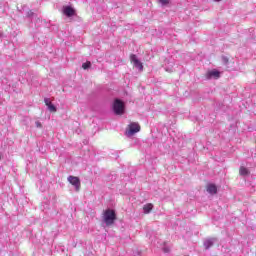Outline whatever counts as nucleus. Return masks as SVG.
<instances>
[{
    "mask_svg": "<svg viewBox=\"0 0 256 256\" xmlns=\"http://www.w3.org/2000/svg\"><path fill=\"white\" fill-rule=\"evenodd\" d=\"M35 125H36V127H38V129H41L43 127V125L39 121H36Z\"/></svg>",
    "mask_w": 256,
    "mask_h": 256,
    "instance_id": "obj_16",
    "label": "nucleus"
},
{
    "mask_svg": "<svg viewBox=\"0 0 256 256\" xmlns=\"http://www.w3.org/2000/svg\"><path fill=\"white\" fill-rule=\"evenodd\" d=\"M163 252H164V253H170V252H171V248H169V247H164V248H163Z\"/></svg>",
    "mask_w": 256,
    "mask_h": 256,
    "instance_id": "obj_17",
    "label": "nucleus"
},
{
    "mask_svg": "<svg viewBox=\"0 0 256 256\" xmlns=\"http://www.w3.org/2000/svg\"><path fill=\"white\" fill-rule=\"evenodd\" d=\"M130 61L131 63H133L134 67H136V69H139V71H143V63H141V61H139V59H137V55L132 54L130 55Z\"/></svg>",
    "mask_w": 256,
    "mask_h": 256,
    "instance_id": "obj_5",
    "label": "nucleus"
},
{
    "mask_svg": "<svg viewBox=\"0 0 256 256\" xmlns=\"http://www.w3.org/2000/svg\"><path fill=\"white\" fill-rule=\"evenodd\" d=\"M68 181L71 185H73L76 189V191H79L81 189V180L77 176H69Z\"/></svg>",
    "mask_w": 256,
    "mask_h": 256,
    "instance_id": "obj_4",
    "label": "nucleus"
},
{
    "mask_svg": "<svg viewBox=\"0 0 256 256\" xmlns=\"http://www.w3.org/2000/svg\"><path fill=\"white\" fill-rule=\"evenodd\" d=\"M49 111H51V113H57V108L55 107V105H53V103H51L48 106Z\"/></svg>",
    "mask_w": 256,
    "mask_h": 256,
    "instance_id": "obj_13",
    "label": "nucleus"
},
{
    "mask_svg": "<svg viewBox=\"0 0 256 256\" xmlns=\"http://www.w3.org/2000/svg\"><path fill=\"white\" fill-rule=\"evenodd\" d=\"M211 77H215V79H219L221 77V73L217 70H212L207 73V78L211 79Z\"/></svg>",
    "mask_w": 256,
    "mask_h": 256,
    "instance_id": "obj_8",
    "label": "nucleus"
},
{
    "mask_svg": "<svg viewBox=\"0 0 256 256\" xmlns=\"http://www.w3.org/2000/svg\"><path fill=\"white\" fill-rule=\"evenodd\" d=\"M215 241V238L208 239L204 242L205 249H209L210 247H213V242Z\"/></svg>",
    "mask_w": 256,
    "mask_h": 256,
    "instance_id": "obj_10",
    "label": "nucleus"
},
{
    "mask_svg": "<svg viewBox=\"0 0 256 256\" xmlns=\"http://www.w3.org/2000/svg\"><path fill=\"white\" fill-rule=\"evenodd\" d=\"M161 5H169V0H159Z\"/></svg>",
    "mask_w": 256,
    "mask_h": 256,
    "instance_id": "obj_15",
    "label": "nucleus"
},
{
    "mask_svg": "<svg viewBox=\"0 0 256 256\" xmlns=\"http://www.w3.org/2000/svg\"><path fill=\"white\" fill-rule=\"evenodd\" d=\"M113 111L115 115H123V113H125V103L119 99H116L113 103Z\"/></svg>",
    "mask_w": 256,
    "mask_h": 256,
    "instance_id": "obj_2",
    "label": "nucleus"
},
{
    "mask_svg": "<svg viewBox=\"0 0 256 256\" xmlns=\"http://www.w3.org/2000/svg\"><path fill=\"white\" fill-rule=\"evenodd\" d=\"M63 13L66 15V17H73V15H75V9H73L71 6H66L63 9Z\"/></svg>",
    "mask_w": 256,
    "mask_h": 256,
    "instance_id": "obj_6",
    "label": "nucleus"
},
{
    "mask_svg": "<svg viewBox=\"0 0 256 256\" xmlns=\"http://www.w3.org/2000/svg\"><path fill=\"white\" fill-rule=\"evenodd\" d=\"M102 219L107 227H111V225H114L115 221H117V214L113 209H106L103 212Z\"/></svg>",
    "mask_w": 256,
    "mask_h": 256,
    "instance_id": "obj_1",
    "label": "nucleus"
},
{
    "mask_svg": "<svg viewBox=\"0 0 256 256\" xmlns=\"http://www.w3.org/2000/svg\"><path fill=\"white\" fill-rule=\"evenodd\" d=\"M206 191L210 193V195H217V186L215 184H208Z\"/></svg>",
    "mask_w": 256,
    "mask_h": 256,
    "instance_id": "obj_7",
    "label": "nucleus"
},
{
    "mask_svg": "<svg viewBox=\"0 0 256 256\" xmlns=\"http://www.w3.org/2000/svg\"><path fill=\"white\" fill-rule=\"evenodd\" d=\"M139 131H141V125H139V122H132L128 125L126 135H135V133H139Z\"/></svg>",
    "mask_w": 256,
    "mask_h": 256,
    "instance_id": "obj_3",
    "label": "nucleus"
},
{
    "mask_svg": "<svg viewBox=\"0 0 256 256\" xmlns=\"http://www.w3.org/2000/svg\"><path fill=\"white\" fill-rule=\"evenodd\" d=\"M44 103L47 107H49L51 105V101H49V98H45L44 99Z\"/></svg>",
    "mask_w": 256,
    "mask_h": 256,
    "instance_id": "obj_14",
    "label": "nucleus"
},
{
    "mask_svg": "<svg viewBox=\"0 0 256 256\" xmlns=\"http://www.w3.org/2000/svg\"><path fill=\"white\" fill-rule=\"evenodd\" d=\"M239 175H242V176L249 175V169H247L244 166H241L239 169Z\"/></svg>",
    "mask_w": 256,
    "mask_h": 256,
    "instance_id": "obj_11",
    "label": "nucleus"
},
{
    "mask_svg": "<svg viewBox=\"0 0 256 256\" xmlns=\"http://www.w3.org/2000/svg\"><path fill=\"white\" fill-rule=\"evenodd\" d=\"M143 210H144V213H146V214L151 213V211H153V204L148 203V204L144 205Z\"/></svg>",
    "mask_w": 256,
    "mask_h": 256,
    "instance_id": "obj_9",
    "label": "nucleus"
},
{
    "mask_svg": "<svg viewBox=\"0 0 256 256\" xmlns=\"http://www.w3.org/2000/svg\"><path fill=\"white\" fill-rule=\"evenodd\" d=\"M90 67H91V62L90 61H87V62L82 64V69H84V70L90 69Z\"/></svg>",
    "mask_w": 256,
    "mask_h": 256,
    "instance_id": "obj_12",
    "label": "nucleus"
}]
</instances>
